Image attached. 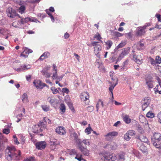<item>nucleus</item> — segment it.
<instances>
[{
  "label": "nucleus",
  "mask_w": 161,
  "mask_h": 161,
  "mask_svg": "<svg viewBox=\"0 0 161 161\" xmlns=\"http://www.w3.org/2000/svg\"><path fill=\"white\" fill-rule=\"evenodd\" d=\"M38 129H36V128H37V126H34V128H33V132L35 133H39L42 131L43 130L40 128V127H38Z\"/></svg>",
  "instance_id": "28"
},
{
  "label": "nucleus",
  "mask_w": 161,
  "mask_h": 161,
  "mask_svg": "<svg viewBox=\"0 0 161 161\" xmlns=\"http://www.w3.org/2000/svg\"><path fill=\"white\" fill-rule=\"evenodd\" d=\"M150 98L149 97H145L144 98V103L147 105H149L150 103Z\"/></svg>",
  "instance_id": "33"
},
{
  "label": "nucleus",
  "mask_w": 161,
  "mask_h": 161,
  "mask_svg": "<svg viewBox=\"0 0 161 161\" xmlns=\"http://www.w3.org/2000/svg\"><path fill=\"white\" fill-rule=\"evenodd\" d=\"M143 56L142 54H139L138 55L134 54L133 55V60L137 64H141L142 63Z\"/></svg>",
  "instance_id": "3"
},
{
  "label": "nucleus",
  "mask_w": 161,
  "mask_h": 161,
  "mask_svg": "<svg viewBox=\"0 0 161 161\" xmlns=\"http://www.w3.org/2000/svg\"><path fill=\"white\" fill-rule=\"evenodd\" d=\"M45 125V124H44V122L40 121L39 124L37 126L38 127H40L41 126H42L43 127Z\"/></svg>",
  "instance_id": "60"
},
{
  "label": "nucleus",
  "mask_w": 161,
  "mask_h": 161,
  "mask_svg": "<svg viewBox=\"0 0 161 161\" xmlns=\"http://www.w3.org/2000/svg\"><path fill=\"white\" fill-rule=\"evenodd\" d=\"M98 42H91V44L92 46L94 47H96L97 46V45H99L98 44Z\"/></svg>",
  "instance_id": "61"
},
{
  "label": "nucleus",
  "mask_w": 161,
  "mask_h": 161,
  "mask_svg": "<svg viewBox=\"0 0 161 161\" xmlns=\"http://www.w3.org/2000/svg\"><path fill=\"white\" fill-rule=\"evenodd\" d=\"M155 16L157 18L158 21L161 22V15L159 14H156Z\"/></svg>",
  "instance_id": "62"
},
{
  "label": "nucleus",
  "mask_w": 161,
  "mask_h": 161,
  "mask_svg": "<svg viewBox=\"0 0 161 161\" xmlns=\"http://www.w3.org/2000/svg\"><path fill=\"white\" fill-rule=\"evenodd\" d=\"M105 160H107L108 161L111 159L112 161L114 160V158L113 159V156L109 153H107V155H105L104 156Z\"/></svg>",
  "instance_id": "24"
},
{
  "label": "nucleus",
  "mask_w": 161,
  "mask_h": 161,
  "mask_svg": "<svg viewBox=\"0 0 161 161\" xmlns=\"http://www.w3.org/2000/svg\"><path fill=\"white\" fill-rule=\"evenodd\" d=\"M114 87V86H110V87H109V90L111 92L113 98V95L112 91Z\"/></svg>",
  "instance_id": "54"
},
{
  "label": "nucleus",
  "mask_w": 161,
  "mask_h": 161,
  "mask_svg": "<svg viewBox=\"0 0 161 161\" xmlns=\"http://www.w3.org/2000/svg\"><path fill=\"white\" fill-rule=\"evenodd\" d=\"M42 108L43 110L45 111H47L49 109V107L47 105L42 106Z\"/></svg>",
  "instance_id": "49"
},
{
  "label": "nucleus",
  "mask_w": 161,
  "mask_h": 161,
  "mask_svg": "<svg viewBox=\"0 0 161 161\" xmlns=\"http://www.w3.org/2000/svg\"><path fill=\"white\" fill-rule=\"evenodd\" d=\"M30 65H21L20 67L19 68L15 69V70L17 71H22L26 70L30 68Z\"/></svg>",
  "instance_id": "17"
},
{
  "label": "nucleus",
  "mask_w": 161,
  "mask_h": 161,
  "mask_svg": "<svg viewBox=\"0 0 161 161\" xmlns=\"http://www.w3.org/2000/svg\"><path fill=\"white\" fill-rule=\"evenodd\" d=\"M150 62L152 65H154L156 63V60H155L153 59L152 58H150Z\"/></svg>",
  "instance_id": "59"
},
{
  "label": "nucleus",
  "mask_w": 161,
  "mask_h": 161,
  "mask_svg": "<svg viewBox=\"0 0 161 161\" xmlns=\"http://www.w3.org/2000/svg\"><path fill=\"white\" fill-rule=\"evenodd\" d=\"M82 155L81 154H80L79 157H75V159H77L79 161H81L82 160L83 158H82Z\"/></svg>",
  "instance_id": "57"
},
{
  "label": "nucleus",
  "mask_w": 161,
  "mask_h": 161,
  "mask_svg": "<svg viewBox=\"0 0 161 161\" xmlns=\"http://www.w3.org/2000/svg\"><path fill=\"white\" fill-rule=\"evenodd\" d=\"M110 146V148L112 150L116 149L117 147V145L115 143H113V144L112 143Z\"/></svg>",
  "instance_id": "46"
},
{
  "label": "nucleus",
  "mask_w": 161,
  "mask_h": 161,
  "mask_svg": "<svg viewBox=\"0 0 161 161\" xmlns=\"http://www.w3.org/2000/svg\"><path fill=\"white\" fill-rule=\"evenodd\" d=\"M92 131H93V130L91 127H90L86 128L85 130V133H86L88 135L91 133Z\"/></svg>",
  "instance_id": "39"
},
{
  "label": "nucleus",
  "mask_w": 161,
  "mask_h": 161,
  "mask_svg": "<svg viewBox=\"0 0 161 161\" xmlns=\"http://www.w3.org/2000/svg\"><path fill=\"white\" fill-rule=\"evenodd\" d=\"M79 148L82 152V153L85 155L88 156L89 154V151L87 149L86 147L85 146H83L82 145V143L80 144V145H78Z\"/></svg>",
  "instance_id": "7"
},
{
  "label": "nucleus",
  "mask_w": 161,
  "mask_h": 161,
  "mask_svg": "<svg viewBox=\"0 0 161 161\" xmlns=\"http://www.w3.org/2000/svg\"><path fill=\"white\" fill-rule=\"evenodd\" d=\"M48 101L51 104H52L55 102V98L53 97H49L47 98Z\"/></svg>",
  "instance_id": "36"
},
{
  "label": "nucleus",
  "mask_w": 161,
  "mask_h": 161,
  "mask_svg": "<svg viewBox=\"0 0 161 161\" xmlns=\"http://www.w3.org/2000/svg\"><path fill=\"white\" fill-rule=\"evenodd\" d=\"M65 106L64 104L61 103L60 104V109L63 113H64L65 111Z\"/></svg>",
  "instance_id": "37"
},
{
  "label": "nucleus",
  "mask_w": 161,
  "mask_h": 161,
  "mask_svg": "<svg viewBox=\"0 0 161 161\" xmlns=\"http://www.w3.org/2000/svg\"><path fill=\"white\" fill-rule=\"evenodd\" d=\"M138 45L137 46V49L139 50H141L142 49H143L144 48V44L143 43H142L141 42L139 43V44H138Z\"/></svg>",
  "instance_id": "38"
},
{
  "label": "nucleus",
  "mask_w": 161,
  "mask_h": 161,
  "mask_svg": "<svg viewBox=\"0 0 161 161\" xmlns=\"http://www.w3.org/2000/svg\"><path fill=\"white\" fill-rule=\"evenodd\" d=\"M94 38H96L97 39V40L99 41H100V39L102 38V37H101L100 35L98 33L97 35H95L94 36Z\"/></svg>",
  "instance_id": "52"
},
{
  "label": "nucleus",
  "mask_w": 161,
  "mask_h": 161,
  "mask_svg": "<svg viewBox=\"0 0 161 161\" xmlns=\"http://www.w3.org/2000/svg\"><path fill=\"white\" fill-rule=\"evenodd\" d=\"M137 130L141 134H142L144 132V131L140 125H137Z\"/></svg>",
  "instance_id": "34"
},
{
  "label": "nucleus",
  "mask_w": 161,
  "mask_h": 161,
  "mask_svg": "<svg viewBox=\"0 0 161 161\" xmlns=\"http://www.w3.org/2000/svg\"><path fill=\"white\" fill-rule=\"evenodd\" d=\"M127 132L130 136H133L135 135V132L133 130H129Z\"/></svg>",
  "instance_id": "47"
},
{
  "label": "nucleus",
  "mask_w": 161,
  "mask_h": 161,
  "mask_svg": "<svg viewBox=\"0 0 161 161\" xmlns=\"http://www.w3.org/2000/svg\"><path fill=\"white\" fill-rule=\"evenodd\" d=\"M57 145V144L55 142L51 141L50 147L52 150H54L56 147Z\"/></svg>",
  "instance_id": "29"
},
{
  "label": "nucleus",
  "mask_w": 161,
  "mask_h": 161,
  "mask_svg": "<svg viewBox=\"0 0 161 161\" xmlns=\"http://www.w3.org/2000/svg\"><path fill=\"white\" fill-rule=\"evenodd\" d=\"M156 61L157 64H160L161 63V58L159 56L156 57Z\"/></svg>",
  "instance_id": "48"
},
{
  "label": "nucleus",
  "mask_w": 161,
  "mask_h": 161,
  "mask_svg": "<svg viewBox=\"0 0 161 161\" xmlns=\"http://www.w3.org/2000/svg\"><path fill=\"white\" fill-rule=\"evenodd\" d=\"M43 75L45 76L46 77L49 78L51 76V74L49 73L48 71L45 70V69H43L41 71Z\"/></svg>",
  "instance_id": "23"
},
{
  "label": "nucleus",
  "mask_w": 161,
  "mask_h": 161,
  "mask_svg": "<svg viewBox=\"0 0 161 161\" xmlns=\"http://www.w3.org/2000/svg\"><path fill=\"white\" fill-rule=\"evenodd\" d=\"M82 145H83V143L85 145H87L89 146L90 145V142L88 140L86 139L82 141H81Z\"/></svg>",
  "instance_id": "44"
},
{
  "label": "nucleus",
  "mask_w": 161,
  "mask_h": 161,
  "mask_svg": "<svg viewBox=\"0 0 161 161\" xmlns=\"http://www.w3.org/2000/svg\"><path fill=\"white\" fill-rule=\"evenodd\" d=\"M57 76V71H55V72L53 73V75L52 76V78L54 80L56 79Z\"/></svg>",
  "instance_id": "53"
},
{
  "label": "nucleus",
  "mask_w": 161,
  "mask_h": 161,
  "mask_svg": "<svg viewBox=\"0 0 161 161\" xmlns=\"http://www.w3.org/2000/svg\"><path fill=\"white\" fill-rule=\"evenodd\" d=\"M46 144L45 142H41L36 144V147L38 149L42 150L45 148Z\"/></svg>",
  "instance_id": "13"
},
{
  "label": "nucleus",
  "mask_w": 161,
  "mask_h": 161,
  "mask_svg": "<svg viewBox=\"0 0 161 161\" xmlns=\"http://www.w3.org/2000/svg\"><path fill=\"white\" fill-rule=\"evenodd\" d=\"M51 90L53 94H56L59 92L58 91L57 89L55 88V87H52L51 88Z\"/></svg>",
  "instance_id": "41"
},
{
  "label": "nucleus",
  "mask_w": 161,
  "mask_h": 161,
  "mask_svg": "<svg viewBox=\"0 0 161 161\" xmlns=\"http://www.w3.org/2000/svg\"><path fill=\"white\" fill-rule=\"evenodd\" d=\"M13 147V158H15V160H19L21 155V153L20 150L17 151L14 147Z\"/></svg>",
  "instance_id": "9"
},
{
  "label": "nucleus",
  "mask_w": 161,
  "mask_h": 161,
  "mask_svg": "<svg viewBox=\"0 0 161 161\" xmlns=\"http://www.w3.org/2000/svg\"><path fill=\"white\" fill-rule=\"evenodd\" d=\"M146 84L147 85V86L149 88H152L153 87V82L152 80V78L150 77L149 79L146 78Z\"/></svg>",
  "instance_id": "16"
},
{
  "label": "nucleus",
  "mask_w": 161,
  "mask_h": 161,
  "mask_svg": "<svg viewBox=\"0 0 161 161\" xmlns=\"http://www.w3.org/2000/svg\"><path fill=\"white\" fill-rule=\"evenodd\" d=\"M96 63L98 65V68L102 69L103 68V64L102 62L101 61H99V60L96 61Z\"/></svg>",
  "instance_id": "40"
},
{
  "label": "nucleus",
  "mask_w": 161,
  "mask_h": 161,
  "mask_svg": "<svg viewBox=\"0 0 161 161\" xmlns=\"http://www.w3.org/2000/svg\"><path fill=\"white\" fill-rule=\"evenodd\" d=\"M145 33V30L140 27H138L135 31V35L137 36H140L144 35Z\"/></svg>",
  "instance_id": "12"
},
{
  "label": "nucleus",
  "mask_w": 161,
  "mask_h": 161,
  "mask_svg": "<svg viewBox=\"0 0 161 161\" xmlns=\"http://www.w3.org/2000/svg\"><path fill=\"white\" fill-rule=\"evenodd\" d=\"M105 43L106 45L107 46L106 48L107 49H108L110 48L113 44L112 42L110 40H108Z\"/></svg>",
  "instance_id": "27"
},
{
  "label": "nucleus",
  "mask_w": 161,
  "mask_h": 161,
  "mask_svg": "<svg viewBox=\"0 0 161 161\" xmlns=\"http://www.w3.org/2000/svg\"><path fill=\"white\" fill-rule=\"evenodd\" d=\"M157 117L158 118V121L161 123V112H159L157 115Z\"/></svg>",
  "instance_id": "58"
},
{
  "label": "nucleus",
  "mask_w": 161,
  "mask_h": 161,
  "mask_svg": "<svg viewBox=\"0 0 161 161\" xmlns=\"http://www.w3.org/2000/svg\"><path fill=\"white\" fill-rule=\"evenodd\" d=\"M130 136L126 132L124 136V139L126 141H129L130 139Z\"/></svg>",
  "instance_id": "43"
},
{
  "label": "nucleus",
  "mask_w": 161,
  "mask_h": 161,
  "mask_svg": "<svg viewBox=\"0 0 161 161\" xmlns=\"http://www.w3.org/2000/svg\"><path fill=\"white\" fill-rule=\"evenodd\" d=\"M125 153L124 152H120L119 154V158L120 160H124L125 159Z\"/></svg>",
  "instance_id": "26"
},
{
  "label": "nucleus",
  "mask_w": 161,
  "mask_h": 161,
  "mask_svg": "<svg viewBox=\"0 0 161 161\" xmlns=\"http://www.w3.org/2000/svg\"><path fill=\"white\" fill-rule=\"evenodd\" d=\"M56 132L60 135H63L66 133L64 128L62 126H58L57 128Z\"/></svg>",
  "instance_id": "14"
},
{
  "label": "nucleus",
  "mask_w": 161,
  "mask_h": 161,
  "mask_svg": "<svg viewBox=\"0 0 161 161\" xmlns=\"http://www.w3.org/2000/svg\"><path fill=\"white\" fill-rule=\"evenodd\" d=\"M14 150L12 147L8 146L5 151V157L8 161H12L13 158Z\"/></svg>",
  "instance_id": "2"
},
{
  "label": "nucleus",
  "mask_w": 161,
  "mask_h": 161,
  "mask_svg": "<svg viewBox=\"0 0 161 161\" xmlns=\"http://www.w3.org/2000/svg\"><path fill=\"white\" fill-rule=\"evenodd\" d=\"M146 116L148 118H152L154 117V114L151 112L149 111L147 114Z\"/></svg>",
  "instance_id": "35"
},
{
  "label": "nucleus",
  "mask_w": 161,
  "mask_h": 161,
  "mask_svg": "<svg viewBox=\"0 0 161 161\" xmlns=\"http://www.w3.org/2000/svg\"><path fill=\"white\" fill-rule=\"evenodd\" d=\"M111 35L117 37V31H110Z\"/></svg>",
  "instance_id": "50"
},
{
  "label": "nucleus",
  "mask_w": 161,
  "mask_h": 161,
  "mask_svg": "<svg viewBox=\"0 0 161 161\" xmlns=\"http://www.w3.org/2000/svg\"><path fill=\"white\" fill-rule=\"evenodd\" d=\"M5 32V30L2 28H0V33L4 34Z\"/></svg>",
  "instance_id": "64"
},
{
  "label": "nucleus",
  "mask_w": 161,
  "mask_h": 161,
  "mask_svg": "<svg viewBox=\"0 0 161 161\" xmlns=\"http://www.w3.org/2000/svg\"><path fill=\"white\" fill-rule=\"evenodd\" d=\"M62 92H63L68 94L69 92V91L67 88H64L62 89Z\"/></svg>",
  "instance_id": "56"
},
{
  "label": "nucleus",
  "mask_w": 161,
  "mask_h": 161,
  "mask_svg": "<svg viewBox=\"0 0 161 161\" xmlns=\"http://www.w3.org/2000/svg\"><path fill=\"white\" fill-rule=\"evenodd\" d=\"M123 120L127 124H129L131 122V119L128 115H126L124 117Z\"/></svg>",
  "instance_id": "30"
},
{
  "label": "nucleus",
  "mask_w": 161,
  "mask_h": 161,
  "mask_svg": "<svg viewBox=\"0 0 161 161\" xmlns=\"http://www.w3.org/2000/svg\"><path fill=\"white\" fill-rule=\"evenodd\" d=\"M86 110L89 112H92L94 110V107L93 106H91L86 108Z\"/></svg>",
  "instance_id": "45"
},
{
  "label": "nucleus",
  "mask_w": 161,
  "mask_h": 161,
  "mask_svg": "<svg viewBox=\"0 0 161 161\" xmlns=\"http://www.w3.org/2000/svg\"><path fill=\"white\" fill-rule=\"evenodd\" d=\"M50 55L49 52H46L44 53L40 57L39 59H41L42 60L47 58Z\"/></svg>",
  "instance_id": "19"
},
{
  "label": "nucleus",
  "mask_w": 161,
  "mask_h": 161,
  "mask_svg": "<svg viewBox=\"0 0 161 161\" xmlns=\"http://www.w3.org/2000/svg\"><path fill=\"white\" fill-rule=\"evenodd\" d=\"M152 143L155 147L160 148L161 147V134L155 133L151 138Z\"/></svg>",
  "instance_id": "1"
},
{
  "label": "nucleus",
  "mask_w": 161,
  "mask_h": 161,
  "mask_svg": "<svg viewBox=\"0 0 161 161\" xmlns=\"http://www.w3.org/2000/svg\"><path fill=\"white\" fill-rule=\"evenodd\" d=\"M25 9V7L24 5L21 6L19 9V11L21 14L23 13Z\"/></svg>",
  "instance_id": "31"
},
{
  "label": "nucleus",
  "mask_w": 161,
  "mask_h": 161,
  "mask_svg": "<svg viewBox=\"0 0 161 161\" xmlns=\"http://www.w3.org/2000/svg\"><path fill=\"white\" fill-rule=\"evenodd\" d=\"M37 21H38L36 19L33 17H27L25 18L22 19L20 20V22L22 24H24L25 23L27 22L28 21L36 22Z\"/></svg>",
  "instance_id": "10"
},
{
  "label": "nucleus",
  "mask_w": 161,
  "mask_h": 161,
  "mask_svg": "<svg viewBox=\"0 0 161 161\" xmlns=\"http://www.w3.org/2000/svg\"><path fill=\"white\" fill-rule=\"evenodd\" d=\"M128 61L129 60L127 59L124 62L123 64L121 66V68L120 69L121 71H123L126 69V67L128 65Z\"/></svg>",
  "instance_id": "21"
},
{
  "label": "nucleus",
  "mask_w": 161,
  "mask_h": 161,
  "mask_svg": "<svg viewBox=\"0 0 161 161\" xmlns=\"http://www.w3.org/2000/svg\"><path fill=\"white\" fill-rule=\"evenodd\" d=\"M89 96L87 92H84L82 93L80 95V98L81 100L83 101H87V104H88L89 102L88 99Z\"/></svg>",
  "instance_id": "8"
},
{
  "label": "nucleus",
  "mask_w": 161,
  "mask_h": 161,
  "mask_svg": "<svg viewBox=\"0 0 161 161\" xmlns=\"http://www.w3.org/2000/svg\"><path fill=\"white\" fill-rule=\"evenodd\" d=\"M24 161H35V157H30L25 159Z\"/></svg>",
  "instance_id": "42"
},
{
  "label": "nucleus",
  "mask_w": 161,
  "mask_h": 161,
  "mask_svg": "<svg viewBox=\"0 0 161 161\" xmlns=\"http://www.w3.org/2000/svg\"><path fill=\"white\" fill-rule=\"evenodd\" d=\"M130 47L124 48L122 51L121 54L119 56V58L117 59L118 60H121L124 58L125 56L128 54L130 51Z\"/></svg>",
  "instance_id": "5"
},
{
  "label": "nucleus",
  "mask_w": 161,
  "mask_h": 161,
  "mask_svg": "<svg viewBox=\"0 0 161 161\" xmlns=\"http://www.w3.org/2000/svg\"><path fill=\"white\" fill-rule=\"evenodd\" d=\"M71 135L74 137V140H75L78 145H80V144L82 143L80 139H78L77 134L75 132H74L71 134Z\"/></svg>",
  "instance_id": "18"
},
{
  "label": "nucleus",
  "mask_w": 161,
  "mask_h": 161,
  "mask_svg": "<svg viewBox=\"0 0 161 161\" xmlns=\"http://www.w3.org/2000/svg\"><path fill=\"white\" fill-rule=\"evenodd\" d=\"M7 16L9 17L14 18L16 16H19V15L17 14L15 10L12 8L9 7L6 10Z\"/></svg>",
  "instance_id": "4"
},
{
  "label": "nucleus",
  "mask_w": 161,
  "mask_h": 161,
  "mask_svg": "<svg viewBox=\"0 0 161 161\" xmlns=\"http://www.w3.org/2000/svg\"><path fill=\"white\" fill-rule=\"evenodd\" d=\"M34 85L37 88H40L42 89L44 87L47 86L48 87V86L46 84L42 83L40 80H37L33 82Z\"/></svg>",
  "instance_id": "6"
},
{
  "label": "nucleus",
  "mask_w": 161,
  "mask_h": 161,
  "mask_svg": "<svg viewBox=\"0 0 161 161\" xmlns=\"http://www.w3.org/2000/svg\"><path fill=\"white\" fill-rule=\"evenodd\" d=\"M137 139L140 140L141 142L147 143L148 141L147 138L142 135H141L138 137Z\"/></svg>",
  "instance_id": "20"
},
{
  "label": "nucleus",
  "mask_w": 161,
  "mask_h": 161,
  "mask_svg": "<svg viewBox=\"0 0 161 161\" xmlns=\"http://www.w3.org/2000/svg\"><path fill=\"white\" fill-rule=\"evenodd\" d=\"M68 106L69 108L73 111L74 112L75 110L72 104L71 103H68Z\"/></svg>",
  "instance_id": "55"
},
{
  "label": "nucleus",
  "mask_w": 161,
  "mask_h": 161,
  "mask_svg": "<svg viewBox=\"0 0 161 161\" xmlns=\"http://www.w3.org/2000/svg\"><path fill=\"white\" fill-rule=\"evenodd\" d=\"M21 98L22 101L23 103H27L29 101L27 94L25 93L23 94Z\"/></svg>",
  "instance_id": "22"
},
{
  "label": "nucleus",
  "mask_w": 161,
  "mask_h": 161,
  "mask_svg": "<svg viewBox=\"0 0 161 161\" xmlns=\"http://www.w3.org/2000/svg\"><path fill=\"white\" fill-rule=\"evenodd\" d=\"M94 52L95 54L98 57H100L99 51L102 50V47L100 45H97V46L94 47Z\"/></svg>",
  "instance_id": "15"
},
{
  "label": "nucleus",
  "mask_w": 161,
  "mask_h": 161,
  "mask_svg": "<svg viewBox=\"0 0 161 161\" xmlns=\"http://www.w3.org/2000/svg\"><path fill=\"white\" fill-rule=\"evenodd\" d=\"M117 132L115 131L109 132L105 135V139L107 141L111 140L113 137L117 136Z\"/></svg>",
  "instance_id": "11"
},
{
  "label": "nucleus",
  "mask_w": 161,
  "mask_h": 161,
  "mask_svg": "<svg viewBox=\"0 0 161 161\" xmlns=\"http://www.w3.org/2000/svg\"><path fill=\"white\" fill-rule=\"evenodd\" d=\"M5 147L4 142L2 141H0V151H3Z\"/></svg>",
  "instance_id": "32"
},
{
  "label": "nucleus",
  "mask_w": 161,
  "mask_h": 161,
  "mask_svg": "<svg viewBox=\"0 0 161 161\" xmlns=\"http://www.w3.org/2000/svg\"><path fill=\"white\" fill-rule=\"evenodd\" d=\"M126 44L125 42H121L114 49V51H116L119 49L122 48Z\"/></svg>",
  "instance_id": "25"
},
{
  "label": "nucleus",
  "mask_w": 161,
  "mask_h": 161,
  "mask_svg": "<svg viewBox=\"0 0 161 161\" xmlns=\"http://www.w3.org/2000/svg\"><path fill=\"white\" fill-rule=\"evenodd\" d=\"M3 132L6 134H8L10 133V130L9 129H4L3 130Z\"/></svg>",
  "instance_id": "51"
},
{
  "label": "nucleus",
  "mask_w": 161,
  "mask_h": 161,
  "mask_svg": "<svg viewBox=\"0 0 161 161\" xmlns=\"http://www.w3.org/2000/svg\"><path fill=\"white\" fill-rule=\"evenodd\" d=\"M70 154L71 155H72V154L74 155V154H76L77 153L75 149H73L71 150V151L70 152Z\"/></svg>",
  "instance_id": "63"
}]
</instances>
